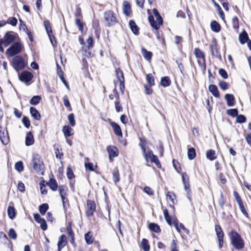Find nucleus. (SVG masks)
I'll list each match as a JSON object with an SVG mask.
<instances>
[{
    "label": "nucleus",
    "mask_w": 251,
    "mask_h": 251,
    "mask_svg": "<svg viewBox=\"0 0 251 251\" xmlns=\"http://www.w3.org/2000/svg\"><path fill=\"white\" fill-rule=\"evenodd\" d=\"M230 244L237 250H243L245 247V241L241 235L234 230L228 233Z\"/></svg>",
    "instance_id": "f257e3e1"
},
{
    "label": "nucleus",
    "mask_w": 251,
    "mask_h": 251,
    "mask_svg": "<svg viewBox=\"0 0 251 251\" xmlns=\"http://www.w3.org/2000/svg\"><path fill=\"white\" fill-rule=\"evenodd\" d=\"M30 166L39 175H43L45 170L43 161L38 154H33L30 163Z\"/></svg>",
    "instance_id": "f03ea898"
},
{
    "label": "nucleus",
    "mask_w": 251,
    "mask_h": 251,
    "mask_svg": "<svg viewBox=\"0 0 251 251\" xmlns=\"http://www.w3.org/2000/svg\"><path fill=\"white\" fill-rule=\"evenodd\" d=\"M163 213L165 219L167 223L170 226H171L172 224H173L175 226L176 230L178 232H180L181 229L183 230L184 231L187 230L185 228L183 224L178 223V221L176 217H173L172 219H171V217L169 214L168 210H167V209L165 208L164 209Z\"/></svg>",
    "instance_id": "7ed1b4c3"
},
{
    "label": "nucleus",
    "mask_w": 251,
    "mask_h": 251,
    "mask_svg": "<svg viewBox=\"0 0 251 251\" xmlns=\"http://www.w3.org/2000/svg\"><path fill=\"white\" fill-rule=\"evenodd\" d=\"M153 14L156 19L155 21L152 16L149 17V20L152 27L155 29H158L163 23V20L162 17L159 15L158 11L156 9L153 10Z\"/></svg>",
    "instance_id": "20e7f679"
},
{
    "label": "nucleus",
    "mask_w": 251,
    "mask_h": 251,
    "mask_svg": "<svg viewBox=\"0 0 251 251\" xmlns=\"http://www.w3.org/2000/svg\"><path fill=\"white\" fill-rule=\"evenodd\" d=\"M97 205L96 202L91 200L86 201L85 214L86 217L89 218L94 216V213L96 211Z\"/></svg>",
    "instance_id": "39448f33"
},
{
    "label": "nucleus",
    "mask_w": 251,
    "mask_h": 251,
    "mask_svg": "<svg viewBox=\"0 0 251 251\" xmlns=\"http://www.w3.org/2000/svg\"><path fill=\"white\" fill-rule=\"evenodd\" d=\"M22 50V45L19 42H16L13 44L6 50L7 54L9 56H13L20 52Z\"/></svg>",
    "instance_id": "423d86ee"
},
{
    "label": "nucleus",
    "mask_w": 251,
    "mask_h": 251,
    "mask_svg": "<svg viewBox=\"0 0 251 251\" xmlns=\"http://www.w3.org/2000/svg\"><path fill=\"white\" fill-rule=\"evenodd\" d=\"M215 230L217 237L219 248L222 249L224 246V232L220 225L215 226Z\"/></svg>",
    "instance_id": "0eeeda50"
},
{
    "label": "nucleus",
    "mask_w": 251,
    "mask_h": 251,
    "mask_svg": "<svg viewBox=\"0 0 251 251\" xmlns=\"http://www.w3.org/2000/svg\"><path fill=\"white\" fill-rule=\"evenodd\" d=\"M12 63L13 68L17 71L23 70L25 66V64L23 58L19 56H15L13 58Z\"/></svg>",
    "instance_id": "6e6552de"
},
{
    "label": "nucleus",
    "mask_w": 251,
    "mask_h": 251,
    "mask_svg": "<svg viewBox=\"0 0 251 251\" xmlns=\"http://www.w3.org/2000/svg\"><path fill=\"white\" fill-rule=\"evenodd\" d=\"M233 195L235 198V199L237 202L239 208L241 211V212L243 213V214L247 218H249V215L248 214V213L247 212L245 207L244 206V204L243 203V202L242 201V200L241 198L240 197L239 194L236 191H234L233 192Z\"/></svg>",
    "instance_id": "1a4fd4ad"
},
{
    "label": "nucleus",
    "mask_w": 251,
    "mask_h": 251,
    "mask_svg": "<svg viewBox=\"0 0 251 251\" xmlns=\"http://www.w3.org/2000/svg\"><path fill=\"white\" fill-rule=\"evenodd\" d=\"M72 221H69L66 228V231L68 234V238H70L71 244L74 248H75L76 247V243L75 241V233L72 229Z\"/></svg>",
    "instance_id": "9d476101"
},
{
    "label": "nucleus",
    "mask_w": 251,
    "mask_h": 251,
    "mask_svg": "<svg viewBox=\"0 0 251 251\" xmlns=\"http://www.w3.org/2000/svg\"><path fill=\"white\" fill-rule=\"evenodd\" d=\"M104 18L106 22L107 25L108 26H112L117 22L114 14L111 11H106L104 13Z\"/></svg>",
    "instance_id": "9b49d317"
},
{
    "label": "nucleus",
    "mask_w": 251,
    "mask_h": 251,
    "mask_svg": "<svg viewBox=\"0 0 251 251\" xmlns=\"http://www.w3.org/2000/svg\"><path fill=\"white\" fill-rule=\"evenodd\" d=\"M17 34L11 31L6 32L3 38V45L6 47L16 40Z\"/></svg>",
    "instance_id": "f8f14e48"
},
{
    "label": "nucleus",
    "mask_w": 251,
    "mask_h": 251,
    "mask_svg": "<svg viewBox=\"0 0 251 251\" xmlns=\"http://www.w3.org/2000/svg\"><path fill=\"white\" fill-rule=\"evenodd\" d=\"M166 199L167 200H169L172 203L169 204V207L172 209V212H175V207L174 204L176 203V194L173 192L168 191L166 195Z\"/></svg>",
    "instance_id": "ddd939ff"
},
{
    "label": "nucleus",
    "mask_w": 251,
    "mask_h": 251,
    "mask_svg": "<svg viewBox=\"0 0 251 251\" xmlns=\"http://www.w3.org/2000/svg\"><path fill=\"white\" fill-rule=\"evenodd\" d=\"M67 240L65 234H62L58 238L57 243V251H61L62 249L67 245Z\"/></svg>",
    "instance_id": "4468645a"
},
{
    "label": "nucleus",
    "mask_w": 251,
    "mask_h": 251,
    "mask_svg": "<svg viewBox=\"0 0 251 251\" xmlns=\"http://www.w3.org/2000/svg\"><path fill=\"white\" fill-rule=\"evenodd\" d=\"M33 76L31 73L27 71H24L19 75V79L22 81L27 83L32 79Z\"/></svg>",
    "instance_id": "2eb2a0df"
},
{
    "label": "nucleus",
    "mask_w": 251,
    "mask_h": 251,
    "mask_svg": "<svg viewBox=\"0 0 251 251\" xmlns=\"http://www.w3.org/2000/svg\"><path fill=\"white\" fill-rule=\"evenodd\" d=\"M107 151L109 153V157L111 161L112 158L115 157L118 155V150L114 146H109L107 147Z\"/></svg>",
    "instance_id": "dca6fc26"
},
{
    "label": "nucleus",
    "mask_w": 251,
    "mask_h": 251,
    "mask_svg": "<svg viewBox=\"0 0 251 251\" xmlns=\"http://www.w3.org/2000/svg\"><path fill=\"white\" fill-rule=\"evenodd\" d=\"M116 73L117 78L118 81L120 82V89L121 90H122L123 88H124V83L125 79L124 74L123 72L119 68L116 69Z\"/></svg>",
    "instance_id": "f3484780"
},
{
    "label": "nucleus",
    "mask_w": 251,
    "mask_h": 251,
    "mask_svg": "<svg viewBox=\"0 0 251 251\" xmlns=\"http://www.w3.org/2000/svg\"><path fill=\"white\" fill-rule=\"evenodd\" d=\"M123 11L126 16H129L131 13V5L127 1H124L123 3Z\"/></svg>",
    "instance_id": "a211bd4d"
},
{
    "label": "nucleus",
    "mask_w": 251,
    "mask_h": 251,
    "mask_svg": "<svg viewBox=\"0 0 251 251\" xmlns=\"http://www.w3.org/2000/svg\"><path fill=\"white\" fill-rule=\"evenodd\" d=\"M0 140L4 145H7L9 141L8 132L7 130L0 129Z\"/></svg>",
    "instance_id": "6ab92c4d"
},
{
    "label": "nucleus",
    "mask_w": 251,
    "mask_h": 251,
    "mask_svg": "<svg viewBox=\"0 0 251 251\" xmlns=\"http://www.w3.org/2000/svg\"><path fill=\"white\" fill-rule=\"evenodd\" d=\"M210 49L212 56H214L220 59H221V56L218 50L216 43L213 42L210 45Z\"/></svg>",
    "instance_id": "aec40b11"
},
{
    "label": "nucleus",
    "mask_w": 251,
    "mask_h": 251,
    "mask_svg": "<svg viewBox=\"0 0 251 251\" xmlns=\"http://www.w3.org/2000/svg\"><path fill=\"white\" fill-rule=\"evenodd\" d=\"M84 239L87 245H91L94 241V237L92 231H89L84 234Z\"/></svg>",
    "instance_id": "412c9836"
},
{
    "label": "nucleus",
    "mask_w": 251,
    "mask_h": 251,
    "mask_svg": "<svg viewBox=\"0 0 251 251\" xmlns=\"http://www.w3.org/2000/svg\"><path fill=\"white\" fill-rule=\"evenodd\" d=\"M34 143V139L32 133L29 131L26 133L25 137V145L29 146L33 145Z\"/></svg>",
    "instance_id": "4be33fe9"
},
{
    "label": "nucleus",
    "mask_w": 251,
    "mask_h": 251,
    "mask_svg": "<svg viewBox=\"0 0 251 251\" xmlns=\"http://www.w3.org/2000/svg\"><path fill=\"white\" fill-rule=\"evenodd\" d=\"M7 214L10 219L13 220L15 218L17 212L14 206H8L7 208Z\"/></svg>",
    "instance_id": "5701e85b"
},
{
    "label": "nucleus",
    "mask_w": 251,
    "mask_h": 251,
    "mask_svg": "<svg viewBox=\"0 0 251 251\" xmlns=\"http://www.w3.org/2000/svg\"><path fill=\"white\" fill-rule=\"evenodd\" d=\"M62 132L66 138L73 135V129L69 126H65L63 127Z\"/></svg>",
    "instance_id": "b1692460"
},
{
    "label": "nucleus",
    "mask_w": 251,
    "mask_h": 251,
    "mask_svg": "<svg viewBox=\"0 0 251 251\" xmlns=\"http://www.w3.org/2000/svg\"><path fill=\"white\" fill-rule=\"evenodd\" d=\"M149 228L150 230L157 233H160L161 230L160 226L154 223H150L149 225Z\"/></svg>",
    "instance_id": "393cba45"
},
{
    "label": "nucleus",
    "mask_w": 251,
    "mask_h": 251,
    "mask_svg": "<svg viewBox=\"0 0 251 251\" xmlns=\"http://www.w3.org/2000/svg\"><path fill=\"white\" fill-rule=\"evenodd\" d=\"M208 90L212 94L214 97L216 98H219L220 97L219 92L218 91L217 87L216 85H210L208 87Z\"/></svg>",
    "instance_id": "a878e982"
},
{
    "label": "nucleus",
    "mask_w": 251,
    "mask_h": 251,
    "mask_svg": "<svg viewBox=\"0 0 251 251\" xmlns=\"http://www.w3.org/2000/svg\"><path fill=\"white\" fill-rule=\"evenodd\" d=\"M110 125L112 127L115 134L118 136L122 135V132L120 126L114 122H111Z\"/></svg>",
    "instance_id": "bb28decb"
},
{
    "label": "nucleus",
    "mask_w": 251,
    "mask_h": 251,
    "mask_svg": "<svg viewBox=\"0 0 251 251\" xmlns=\"http://www.w3.org/2000/svg\"><path fill=\"white\" fill-rule=\"evenodd\" d=\"M140 247L144 251H149L150 250V246L149 245V241L147 239L143 238L142 240Z\"/></svg>",
    "instance_id": "cd10ccee"
},
{
    "label": "nucleus",
    "mask_w": 251,
    "mask_h": 251,
    "mask_svg": "<svg viewBox=\"0 0 251 251\" xmlns=\"http://www.w3.org/2000/svg\"><path fill=\"white\" fill-rule=\"evenodd\" d=\"M226 100L227 105L229 106H232L234 103V98L232 94H226L225 96Z\"/></svg>",
    "instance_id": "c85d7f7f"
},
{
    "label": "nucleus",
    "mask_w": 251,
    "mask_h": 251,
    "mask_svg": "<svg viewBox=\"0 0 251 251\" xmlns=\"http://www.w3.org/2000/svg\"><path fill=\"white\" fill-rule=\"evenodd\" d=\"M249 40L248 34L244 31L239 36V40L241 44H244Z\"/></svg>",
    "instance_id": "c756f323"
},
{
    "label": "nucleus",
    "mask_w": 251,
    "mask_h": 251,
    "mask_svg": "<svg viewBox=\"0 0 251 251\" xmlns=\"http://www.w3.org/2000/svg\"><path fill=\"white\" fill-rule=\"evenodd\" d=\"M30 113L31 116L36 120H39L41 118V115L38 110L34 107L30 108Z\"/></svg>",
    "instance_id": "7c9ffc66"
},
{
    "label": "nucleus",
    "mask_w": 251,
    "mask_h": 251,
    "mask_svg": "<svg viewBox=\"0 0 251 251\" xmlns=\"http://www.w3.org/2000/svg\"><path fill=\"white\" fill-rule=\"evenodd\" d=\"M129 25L132 32L134 34L137 35L139 33V27L135 23L133 20H130L129 22Z\"/></svg>",
    "instance_id": "2f4dec72"
},
{
    "label": "nucleus",
    "mask_w": 251,
    "mask_h": 251,
    "mask_svg": "<svg viewBox=\"0 0 251 251\" xmlns=\"http://www.w3.org/2000/svg\"><path fill=\"white\" fill-rule=\"evenodd\" d=\"M142 54L147 60H150L152 57V53L143 48L141 50Z\"/></svg>",
    "instance_id": "473e14b6"
},
{
    "label": "nucleus",
    "mask_w": 251,
    "mask_h": 251,
    "mask_svg": "<svg viewBox=\"0 0 251 251\" xmlns=\"http://www.w3.org/2000/svg\"><path fill=\"white\" fill-rule=\"evenodd\" d=\"M210 26L212 30L215 32H218L221 29L220 25L215 21L211 22Z\"/></svg>",
    "instance_id": "72a5a7b5"
},
{
    "label": "nucleus",
    "mask_w": 251,
    "mask_h": 251,
    "mask_svg": "<svg viewBox=\"0 0 251 251\" xmlns=\"http://www.w3.org/2000/svg\"><path fill=\"white\" fill-rule=\"evenodd\" d=\"M212 2H213L215 8L217 9V11L219 15V16L220 17V18L221 19L224 20V18H225V15H224V13L222 9L221 8V7L218 3H217L215 2V1L214 0H212Z\"/></svg>",
    "instance_id": "f704fd0d"
},
{
    "label": "nucleus",
    "mask_w": 251,
    "mask_h": 251,
    "mask_svg": "<svg viewBox=\"0 0 251 251\" xmlns=\"http://www.w3.org/2000/svg\"><path fill=\"white\" fill-rule=\"evenodd\" d=\"M170 247L171 251H179L178 249V241L175 237L171 242Z\"/></svg>",
    "instance_id": "c9c22d12"
},
{
    "label": "nucleus",
    "mask_w": 251,
    "mask_h": 251,
    "mask_svg": "<svg viewBox=\"0 0 251 251\" xmlns=\"http://www.w3.org/2000/svg\"><path fill=\"white\" fill-rule=\"evenodd\" d=\"M171 83V81L168 76H165L161 78L160 84L162 86L164 87H168L170 85Z\"/></svg>",
    "instance_id": "e433bc0d"
},
{
    "label": "nucleus",
    "mask_w": 251,
    "mask_h": 251,
    "mask_svg": "<svg viewBox=\"0 0 251 251\" xmlns=\"http://www.w3.org/2000/svg\"><path fill=\"white\" fill-rule=\"evenodd\" d=\"M146 79L148 82V85L152 87L155 85L154 78L151 74H149L146 75Z\"/></svg>",
    "instance_id": "4c0bfd02"
},
{
    "label": "nucleus",
    "mask_w": 251,
    "mask_h": 251,
    "mask_svg": "<svg viewBox=\"0 0 251 251\" xmlns=\"http://www.w3.org/2000/svg\"><path fill=\"white\" fill-rule=\"evenodd\" d=\"M49 209V205L48 203H43L41 205H40L39 207V210L40 211V213L42 215H44L45 214L46 212Z\"/></svg>",
    "instance_id": "58836bf2"
},
{
    "label": "nucleus",
    "mask_w": 251,
    "mask_h": 251,
    "mask_svg": "<svg viewBox=\"0 0 251 251\" xmlns=\"http://www.w3.org/2000/svg\"><path fill=\"white\" fill-rule=\"evenodd\" d=\"M194 53L197 58H202L205 61L204 54L200 49L196 48L194 50Z\"/></svg>",
    "instance_id": "ea45409f"
},
{
    "label": "nucleus",
    "mask_w": 251,
    "mask_h": 251,
    "mask_svg": "<svg viewBox=\"0 0 251 251\" xmlns=\"http://www.w3.org/2000/svg\"><path fill=\"white\" fill-rule=\"evenodd\" d=\"M182 178L184 184V188H189V184L188 176L186 173H183L182 175Z\"/></svg>",
    "instance_id": "a19ab883"
},
{
    "label": "nucleus",
    "mask_w": 251,
    "mask_h": 251,
    "mask_svg": "<svg viewBox=\"0 0 251 251\" xmlns=\"http://www.w3.org/2000/svg\"><path fill=\"white\" fill-rule=\"evenodd\" d=\"M188 157L190 160L193 159L196 156L195 150L193 148L188 149L187 152Z\"/></svg>",
    "instance_id": "79ce46f5"
},
{
    "label": "nucleus",
    "mask_w": 251,
    "mask_h": 251,
    "mask_svg": "<svg viewBox=\"0 0 251 251\" xmlns=\"http://www.w3.org/2000/svg\"><path fill=\"white\" fill-rule=\"evenodd\" d=\"M206 157L210 160L215 159L216 158L215 151L212 150L208 151L206 153Z\"/></svg>",
    "instance_id": "37998d69"
},
{
    "label": "nucleus",
    "mask_w": 251,
    "mask_h": 251,
    "mask_svg": "<svg viewBox=\"0 0 251 251\" xmlns=\"http://www.w3.org/2000/svg\"><path fill=\"white\" fill-rule=\"evenodd\" d=\"M46 184L50 188H57V187L56 180L52 178H50L48 182H47Z\"/></svg>",
    "instance_id": "c03bdc74"
},
{
    "label": "nucleus",
    "mask_w": 251,
    "mask_h": 251,
    "mask_svg": "<svg viewBox=\"0 0 251 251\" xmlns=\"http://www.w3.org/2000/svg\"><path fill=\"white\" fill-rule=\"evenodd\" d=\"M44 26L46 28V31L48 33V35L52 33V30L51 28V26L50 25V23L49 21H45L44 22Z\"/></svg>",
    "instance_id": "a18cd8bd"
},
{
    "label": "nucleus",
    "mask_w": 251,
    "mask_h": 251,
    "mask_svg": "<svg viewBox=\"0 0 251 251\" xmlns=\"http://www.w3.org/2000/svg\"><path fill=\"white\" fill-rule=\"evenodd\" d=\"M41 100V97L39 96H35L30 100V103L32 105L38 104Z\"/></svg>",
    "instance_id": "49530a36"
},
{
    "label": "nucleus",
    "mask_w": 251,
    "mask_h": 251,
    "mask_svg": "<svg viewBox=\"0 0 251 251\" xmlns=\"http://www.w3.org/2000/svg\"><path fill=\"white\" fill-rule=\"evenodd\" d=\"M64 211H66L70 207V203L68 198H61Z\"/></svg>",
    "instance_id": "de8ad7c7"
},
{
    "label": "nucleus",
    "mask_w": 251,
    "mask_h": 251,
    "mask_svg": "<svg viewBox=\"0 0 251 251\" xmlns=\"http://www.w3.org/2000/svg\"><path fill=\"white\" fill-rule=\"evenodd\" d=\"M15 169L19 172H21L24 170L23 163L22 161H19L15 163Z\"/></svg>",
    "instance_id": "09e8293b"
},
{
    "label": "nucleus",
    "mask_w": 251,
    "mask_h": 251,
    "mask_svg": "<svg viewBox=\"0 0 251 251\" xmlns=\"http://www.w3.org/2000/svg\"><path fill=\"white\" fill-rule=\"evenodd\" d=\"M38 224L40 225V227L43 230H46L47 229L48 226L44 218H42L38 222Z\"/></svg>",
    "instance_id": "8fccbe9b"
},
{
    "label": "nucleus",
    "mask_w": 251,
    "mask_h": 251,
    "mask_svg": "<svg viewBox=\"0 0 251 251\" xmlns=\"http://www.w3.org/2000/svg\"><path fill=\"white\" fill-rule=\"evenodd\" d=\"M8 235L10 238L12 239L15 240L17 237V234L13 228H10L8 231Z\"/></svg>",
    "instance_id": "3c124183"
},
{
    "label": "nucleus",
    "mask_w": 251,
    "mask_h": 251,
    "mask_svg": "<svg viewBox=\"0 0 251 251\" xmlns=\"http://www.w3.org/2000/svg\"><path fill=\"white\" fill-rule=\"evenodd\" d=\"M150 159L151 160V161L152 162L156 164V166L158 168H160L161 167V164L160 163V161L158 160V158H157L156 155H154L153 156L151 157Z\"/></svg>",
    "instance_id": "603ef678"
},
{
    "label": "nucleus",
    "mask_w": 251,
    "mask_h": 251,
    "mask_svg": "<svg viewBox=\"0 0 251 251\" xmlns=\"http://www.w3.org/2000/svg\"><path fill=\"white\" fill-rule=\"evenodd\" d=\"M68 119L69 121L70 124L72 126H74L75 125V122L74 118V115L72 113L68 115Z\"/></svg>",
    "instance_id": "864d4df0"
},
{
    "label": "nucleus",
    "mask_w": 251,
    "mask_h": 251,
    "mask_svg": "<svg viewBox=\"0 0 251 251\" xmlns=\"http://www.w3.org/2000/svg\"><path fill=\"white\" fill-rule=\"evenodd\" d=\"M7 23L12 26H16L17 24V20L14 17H10L7 19Z\"/></svg>",
    "instance_id": "5fc2aeb1"
},
{
    "label": "nucleus",
    "mask_w": 251,
    "mask_h": 251,
    "mask_svg": "<svg viewBox=\"0 0 251 251\" xmlns=\"http://www.w3.org/2000/svg\"><path fill=\"white\" fill-rule=\"evenodd\" d=\"M59 194L61 198H67L68 196V189H59Z\"/></svg>",
    "instance_id": "6e6d98bb"
},
{
    "label": "nucleus",
    "mask_w": 251,
    "mask_h": 251,
    "mask_svg": "<svg viewBox=\"0 0 251 251\" xmlns=\"http://www.w3.org/2000/svg\"><path fill=\"white\" fill-rule=\"evenodd\" d=\"M228 115L231 116L233 117H236L238 115V111L236 109H231L227 111Z\"/></svg>",
    "instance_id": "4d7b16f0"
},
{
    "label": "nucleus",
    "mask_w": 251,
    "mask_h": 251,
    "mask_svg": "<svg viewBox=\"0 0 251 251\" xmlns=\"http://www.w3.org/2000/svg\"><path fill=\"white\" fill-rule=\"evenodd\" d=\"M246 119V117L242 115H237L236 116V122L238 123H243L245 122Z\"/></svg>",
    "instance_id": "13d9d810"
},
{
    "label": "nucleus",
    "mask_w": 251,
    "mask_h": 251,
    "mask_svg": "<svg viewBox=\"0 0 251 251\" xmlns=\"http://www.w3.org/2000/svg\"><path fill=\"white\" fill-rule=\"evenodd\" d=\"M75 24H76V25L77 26L79 30L82 32L83 31V24L81 23L79 18H76Z\"/></svg>",
    "instance_id": "bf43d9fd"
},
{
    "label": "nucleus",
    "mask_w": 251,
    "mask_h": 251,
    "mask_svg": "<svg viewBox=\"0 0 251 251\" xmlns=\"http://www.w3.org/2000/svg\"><path fill=\"white\" fill-rule=\"evenodd\" d=\"M113 179L115 183H117L119 181V173L117 171H114L112 173Z\"/></svg>",
    "instance_id": "052dcab7"
},
{
    "label": "nucleus",
    "mask_w": 251,
    "mask_h": 251,
    "mask_svg": "<svg viewBox=\"0 0 251 251\" xmlns=\"http://www.w3.org/2000/svg\"><path fill=\"white\" fill-rule=\"evenodd\" d=\"M232 22L233 24V27L235 29H237L239 27L238 19L237 17H234L232 18Z\"/></svg>",
    "instance_id": "680f3d73"
},
{
    "label": "nucleus",
    "mask_w": 251,
    "mask_h": 251,
    "mask_svg": "<svg viewBox=\"0 0 251 251\" xmlns=\"http://www.w3.org/2000/svg\"><path fill=\"white\" fill-rule=\"evenodd\" d=\"M23 123L26 127H29L30 125V121L27 117H24L22 120Z\"/></svg>",
    "instance_id": "e2e57ef3"
},
{
    "label": "nucleus",
    "mask_w": 251,
    "mask_h": 251,
    "mask_svg": "<svg viewBox=\"0 0 251 251\" xmlns=\"http://www.w3.org/2000/svg\"><path fill=\"white\" fill-rule=\"evenodd\" d=\"M219 74L224 79L228 77V75L226 72L223 69H220L219 71Z\"/></svg>",
    "instance_id": "0e129e2a"
},
{
    "label": "nucleus",
    "mask_w": 251,
    "mask_h": 251,
    "mask_svg": "<svg viewBox=\"0 0 251 251\" xmlns=\"http://www.w3.org/2000/svg\"><path fill=\"white\" fill-rule=\"evenodd\" d=\"M219 86L220 88L223 90H225L227 89L228 88V84L226 82L224 81H220Z\"/></svg>",
    "instance_id": "69168bd1"
},
{
    "label": "nucleus",
    "mask_w": 251,
    "mask_h": 251,
    "mask_svg": "<svg viewBox=\"0 0 251 251\" xmlns=\"http://www.w3.org/2000/svg\"><path fill=\"white\" fill-rule=\"evenodd\" d=\"M145 93L147 95H151L152 93V90L151 88V87L150 85H148L147 84L144 85Z\"/></svg>",
    "instance_id": "338daca9"
},
{
    "label": "nucleus",
    "mask_w": 251,
    "mask_h": 251,
    "mask_svg": "<svg viewBox=\"0 0 251 251\" xmlns=\"http://www.w3.org/2000/svg\"><path fill=\"white\" fill-rule=\"evenodd\" d=\"M115 109L117 112H119L122 110V106L118 100H117L115 102Z\"/></svg>",
    "instance_id": "774afa93"
}]
</instances>
